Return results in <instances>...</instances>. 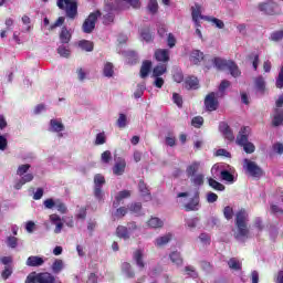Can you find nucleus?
<instances>
[{"mask_svg":"<svg viewBox=\"0 0 283 283\" xmlns=\"http://www.w3.org/2000/svg\"><path fill=\"white\" fill-rule=\"evenodd\" d=\"M247 222H249V212L247 210L241 209L235 214V230L234 238L238 242H245L249 238V228L247 227Z\"/></svg>","mask_w":283,"mask_h":283,"instance_id":"1","label":"nucleus"},{"mask_svg":"<svg viewBox=\"0 0 283 283\" xmlns=\"http://www.w3.org/2000/svg\"><path fill=\"white\" fill-rule=\"evenodd\" d=\"M249 134H251V128L247 126L242 127L237 137V145L243 147L245 154H253L255 151V145L249 142Z\"/></svg>","mask_w":283,"mask_h":283,"instance_id":"2","label":"nucleus"},{"mask_svg":"<svg viewBox=\"0 0 283 283\" xmlns=\"http://www.w3.org/2000/svg\"><path fill=\"white\" fill-rule=\"evenodd\" d=\"M24 283H62L61 280L54 277L49 272H42V273H30Z\"/></svg>","mask_w":283,"mask_h":283,"instance_id":"3","label":"nucleus"},{"mask_svg":"<svg viewBox=\"0 0 283 283\" xmlns=\"http://www.w3.org/2000/svg\"><path fill=\"white\" fill-rule=\"evenodd\" d=\"M30 170V164H24L18 167L17 175L21 178L15 181L14 189L19 190L23 185H27V182H32L34 180V175L28 174Z\"/></svg>","mask_w":283,"mask_h":283,"instance_id":"4","label":"nucleus"},{"mask_svg":"<svg viewBox=\"0 0 283 283\" xmlns=\"http://www.w3.org/2000/svg\"><path fill=\"white\" fill-rule=\"evenodd\" d=\"M211 174H212L213 178H216L217 176H220L221 180H223L224 182H229L230 185H233V182H235L238 180V177L235 176V170L220 169V165H218V164H216L211 168Z\"/></svg>","mask_w":283,"mask_h":283,"instance_id":"5","label":"nucleus"},{"mask_svg":"<svg viewBox=\"0 0 283 283\" xmlns=\"http://www.w3.org/2000/svg\"><path fill=\"white\" fill-rule=\"evenodd\" d=\"M57 8H60V10H65L69 19H74L78 10V6L74 0H57Z\"/></svg>","mask_w":283,"mask_h":283,"instance_id":"6","label":"nucleus"},{"mask_svg":"<svg viewBox=\"0 0 283 283\" xmlns=\"http://www.w3.org/2000/svg\"><path fill=\"white\" fill-rule=\"evenodd\" d=\"M98 17H101V11H95L88 15V19L84 21L82 30L85 32V34H92V32H94Z\"/></svg>","mask_w":283,"mask_h":283,"instance_id":"7","label":"nucleus"},{"mask_svg":"<svg viewBox=\"0 0 283 283\" xmlns=\"http://www.w3.org/2000/svg\"><path fill=\"white\" fill-rule=\"evenodd\" d=\"M138 230V226L136 223H129L128 227L125 226H118L116 233L118 238H123V240H129L134 233Z\"/></svg>","mask_w":283,"mask_h":283,"instance_id":"8","label":"nucleus"},{"mask_svg":"<svg viewBox=\"0 0 283 283\" xmlns=\"http://www.w3.org/2000/svg\"><path fill=\"white\" fill-rule=\"evenodd\" d=\"M259 10L261 12H264V14H280V12H282L280 4H277L273 0L259 4Z\"/></svg>","mask_w":283,"mask_h":283,"instance_id":"9","label":"nucleus"},{"mask_svg":"<svg viewBox=\"0 0 283 283\" xmlns=\"http://www.w3.org/2000/svg\"><path fill=\"white\" fill-rule=\"evenodd\" d=\"M243 168L252 176V178H260L262 176V168L249 159L243 160Z\"/></svg>","mask_w":283,"mask_h":283,"instance_id":"10","label":"nucleus"},{"mask_svg":"<svg viewBox=\"0 0 283 283\" xmlns=\"http://www.w3.org/2000/svg\"><path fill=\"white\" fill-rule=\"evenodd\" d=\"M191 17L195 28H200V19L205 21V18H209V15H202V7H200L198 3L191 8Z\"/></svg>","mask_w":283,"mask_h":283,"instance_id":"11","label":"nucleus"},{"mask_svg":"<svg viewBox=\"0 0 283 283\" xmlns=\"http://www.w3.org/2000/svg\"><path fill=\"white\" fill-rule=\"evenodd\" d=\"M94 185H95V190H94V196L97 198V200H103V185H105V177L103 175H96L94 177Z\"/></svg>","mask_w":283,"mask_h":283,"instance_id":"12","label":"nucleus"},{"mask_svg":"<svg viewBox=\"0 0 283 283\" xmlns=\"http://www.w3.org/2000/svg\"><path fill=\"white\" fill-rule=\"evenodd\" d=\"M218 96L216 93H210L206 96L205 106L208 112H216L218 109Z\"/></svg>","mask_w":283,"mask_h":283,"instance_id":"13","label":"nucleus"},{"mask_svg":"<svg viewBox=\"0 0 283 283\" xmlns=\"http://www.w3.org/2000/svg\"><path fill=\"white\" fill-rule=\"evenodd\" d=\"M219 132L222 134V136L226 138V140H229L230 143L232 140H235L233 130H231V127H229V124H227V122H221L219 124Z\"/></svg>","mask_w":283,"mask_h":283,"instance_id":"14","label":"nucleus"},{"mask_svg":"<svg viewBox=\"0 0 283 283\" xmlns=\"http://www.w3.org/2000/svg\"><path fill=\"white\" fill-rule=\"evenodd\" d=\"M50 223L55 227L54 233L59 234L63 231V219L56 213H53L49 217Z\"/></svg>","mask_w":283,"mask_h":283,"instance_id":"15","label":"nucleus"},{"mask_svg":"<svg viewBox=\"0 0 283 283\" xmlns=\"http://www.w3.org/2000/svg\"><path fill=\"white\" fill-rule=\"evenodd\" d=\"M25 264L27 266H32V268L43 266V264H45V259L39 255H31L27 259Z\"/></svg>","mask_w":283,"mask_h":283,"instance_id":"16","label":"nucleus"},{"mask_svg":"<svg viewBox=\"0 0 283 283\" xmlns=\"http://www.w3.org/2000/svg\"><path fill=\"white\" fill-rule=\"evenodd\" d=\"M155 59L161 63H167L169 61V50L168 49H157L155 51Z\"/></svg>","mask_w":283,"mask_h":283,"instance_id":"17","label":"nucleus"},{"mask_svg":"<svg viewBox=\"0 0 283 283\" xmlns=\"http://www.w3.org/2000/svg\"><path fill=\"white\" fill-rule=\"evenodd\" d=\"M65 129V126L63 125V122L61 119H51L50 120V127L49 132H53L55 134H61Z\"/></svg>","mask_w":283,"mask_h":283,"instance_id":"18","label":"nucleus"},{"mask_svg":"<svg viewBox=\"0 0 283 283\" xmlns=\"http://www.w3.org/2000/svg\"><path fill=\"white\" fill-rule=\"evenodd\" d=\"M132 196V191L129 190H122L117 193L115 197V201L113 202V207L116 209L117 207L120 206V202L125 200L126 198H129Z\"/></svg>","mask_w":283,"mask_h":283,"instance_id":"19","label":"nucleus"},{"mask_svg":"<svg viewBox=\"0 0 283 283\" xmlns=\"http://www.w3.org/2000/svg\"><path fill=\"white\" fill-rule=\"evenodd\" d=\"M200 161H192L190 165L186 168V174L188 178H191L192 176H197L198 171H200Z\"/></svg>","mask_w":283,"mask_h":283,"instance_id":"20","label":"nucleus"},{"mask_svg":"<svg viewBox=\"0 0 283 283\" xmlns=\"http://www.w3.org/2000/svg\"><path fill=\"white\" fill-rule=\"evenodd\" d=\"M125 167H127L125 159L117 160L113 167V174L115 176H123V174H125Z\"/></svg>","mask_w":283,"mask_h":283,"instance_id":"21","label":"nucleus"},{"mask_svg":"<svg viewBox=\"0 0 283 283\" xmlns=\"http://www.w3.org/2000/svg\"><path fill=\"white\" fill-rule=\"evenodd\" d=\"M171 238H174V234L166 233V234L155 239L154 244H155V247H165L166 244H169V242H171Z\"/></svg>","mask_w":283,"mask_h":283,"instance_id":"22","label":"nucleus"},{"mask_svg":"<svg viewBox=\"0 0 283 283\" xmlns=\"http://www.w3.org/2000/svg\"><path fill=\"white\" fill-rule=\"evenodd\" d=\"M119 10H125V7L132 6L133 8H140L138 0H116Z\"/></svg>","mask_w":283,"mask_h":283,"instance_id":"23","label":"nucleus"},{"mask_svg":"<svg viewBox=\"0 0 283 283\" xmlns=\"http://www.w3.org/2000/svg\"><path fill=\"white\" fill-rule=\"evenodd\" d=\"M205 59V53H202L200 50H192L190 53V63H193V65H198L202 60Z\"/></svg>","mask_w":283,"mask_h":283,"instance_id":"24","label":"nucleus"},{"mask_svg":"<svg viewBox=\"0 0 283 283\" xmlns=\"http://www.w3.org/2000/svg\"><path fill=\"white\" fill-rule=\"evenodd\" d=\"M282 123H283V109L275 108L272 125L274 127H280V125H282Z\"/></svg>","mask_w":283,"mask_h":283,"instance_id":"25","label":"nucleus"},{"mask_svg":"<svg viewBox=\"0 0 283 283\" xmlns=\"http://www.w3.org/2000/svg\"><path fill=\"white\" fill-rule=\"evenodd\" d=\"M169 260L175 266H182V255L179 251H172L169 253Z\"/></svg>","mask_w":283,"mask_h":283,"instance_id":"26","label":"nucleus"},{"mask_svg":"<svg viewBox=\"0 0 283 283\" xmlns=\"http://www.w3.org/2000/svg\"><path fill=\"white\" fill-rule=\"evenodd\" d=\"M212 63L214 67H217V70H228L229 63H231V61L222 60L220 57H214L212 60Z\"/></svg>","mask_w":283,"mask_h":283,"instance_id":"27","label":"nucleus"},{"mask_svg":"<svg viewBox=\"0 0 283 283\" xmlns=\"http://www.w3.org/2000/svg\"><path fill=\"white\" fill-rule=\"evenodd\" d=\"M138 189L146 202H148V200H151V193H149V189L147 188V185L144 184V181H139Z\"/></svg>","mask_w":283,"mask_h":283,"instance_id":"28","label":"nucleus"},{"mask_svg":"<svg viewBox=\"0 0 283 283\" xmlns=\"http://www.w3.org/2000/svg\"><path fill=\"white\" fill-rule=\"evenodd\" d=\"M147 224L150 229H160L165 224V222H163V220H160V218L158 217H151L148 220Z\"/></svg>","mask_w":283,"mask_h":283,"instance_id":"29","label":"nucleus"},{"mask_svg":"<svg viewBox=\"0 0 283 283\" xmlns=\"http://www.w3.org/2000/svg\"><path fill=\"white\" fill-rule=\"evenodd\" d=\"M186 90H198V77H188L184 83Z\"/></svg>","mask_w":283,"mask_h":283,"instance_id":"30","label":"nucleus"},{"mask_svg":"<svg viewBox=\"0 0 283 283\" xmlns=\"http://www.w3.org/2000/svg\"><path fill=\"white\" fill-rule=\"evenodd\" d=\"M133 259L139 269H145V262L143 261V250H137L133 254Z\"/></svg>","mask_w":283,"mask_h":283,"instance_id":"31","label":"nucleus"},{"mask_svg":"<svg viewBox=\"0 0 283 283\" xmlns=\"http://www.w3.org/2000/svg\"><path fill=\"white\" fill-rule=\"evenodd\" d=\"M71 39H72V33L67 30V28H65V27L62 28V31L60 33L61 43L67 44V43H70Z\"/></svg>","mask_w":283,"mask_h":283,"instance_id":"32","label":"nucleus"},{"mask_svg":"<svg viewBox=\"0 0 283 283\" xmlns=\"http://www.w3.org/2000/svg\"><path fill=\"white\" fill-rule=\"evenodd\" d=\"M231 76H233V78H238V76H240V74H242L240 72V69L238 67V64H235V62L233 61H230L229 64H228V69Z\"/></svg>","mask_w":283,"mask_h":283,"instance_id":"33","label":"nucleus"},{"mask_svg":"<svg viewBox=\"0 0 283 283\" xmlns=\"http://www.w3.org/2000/svg\"><path fill=\"white\" fill-rule=\"evenodd\" d=\"M103 75L106 78H112L114 76V64L112 62H106L103 67Z\"/></svg>","mask_w":283,"mask_h":283,"instance_id":"34","label":"nucleus"},{"mask_svg":"<svg viewBox=\"0 0 283 283\" xmlns=\"http://www.w3.org/2000/svg\"><path fill=\"white\" fill-rule=\"evenodd\" d=\"M190 181L195 187H202L205 185V175L202 174H197L190 177Z\"/></svg>","mask_w":283,"mask_h":283,"instance_id":"35","label":"nucleus"},{"mask_svg":"<svg viewBox=\"0 0 283 283\" xmlns=\"http://www.w3.org/2000/svg\"><path fill=\"white\" fill-rule=\"evenodd\" d=\"M254 87L255 90H258V92H264L266 87V82L264 81V77L262 75L255 77Z\"/></svg>","mask_w":283,"mask_h":283,"instance_id":"36","label":"nucleus"},{"mask_svg":"<svg viewBox=\"0 0 283 283\" xmlns=\"http://www.w3.org/2000/svg\"><path fill=\"white\" fill-rule=\"evenodd\" d=\"M199 202L200 200L198 199V197H195L188 203L185 205L186 211H198Z\"/></svg>","mask_w":283,"mask_h":283,"instance_id":"37","label":"nucleus"},{"mask_svg":"<svg viewBox=\"0 0 283 283\" xmlns=\"http://www.w3.org/2000/svg\"><path fill=\"white\" fill-rule=\"evenodd\" d=\"M151 70V61H145L140 69V77L146 78Z\"/></svg>","mask_w":283,"mask_h":283,"instance_id":"38","label":"nucleus"},{"mask_svg":"<svg viewBox=\"0 0 283 283\" xmlns=\"http://www.w3.org/2000/svg\"><path fill=\"white\" fill-rule=\"evenodd\" d=\"M208 185L214 189V191H224V185L220 184L213 178H208Z\"/></svg>","mask_w":283,"mask_h":283,"instance_id":"39","label":"nucleus"},{"mask_svg":"<svg viewBox=\"0 0 283 283\" xmlns=\"http://www.w3.org/2000/svg\"><path fill=\"white\" fill-rule=\"evenodd\" d=\"M205 21H209V23H212V25H216L219 30H222L224 28V22L218 18L214 17H208L205 18Z\"/></svg>","mask_w":283,"mask_h":283,"instance_id":"40","label":"nucleus"},{"mask_svg":"<svg viewBox=\"0 0 283 283\" xmlns=\"http://www.w3.org/2000/svg\"><path fill=\"white\" fill-rule=\"evenodd\" d=\"M145 90H147V84H145V82L139 83L134 92V97L142 98L143 94H145Z\"/></svg>","mask_w":283,"mask_h":283,"instance_id":"41","label":"nucleus"},{"mask_svg":"<svg viewBox=\"0 0 283 283\" xmlns=\"http://www.w3.org/2000/svg\"><path fill=\"white\" fill-rule=\"evenodd\" d=\"M78 48L85 52H92V50H94V44L87 40H82L78 42Z\"/></svg>","mask_w":283,"mask_h":283,"instance_id":"42","label":"nucleus"},{"mask_svg":"<svg viewBox=\"0 0 283 283\" xmlns=\"http://www.w3.org/2000/svg\"><path fill=\"white\" fill-rule=\"evenodd\" d=\"M122 271L126 277H134V270H132V264L125 262L122 264Z\"/></svg>","mask_w":283,"mask_h":283,"instance_id":"43","label":"nucleus"},{"mask_svg":"<svg viewBox=\"0 0 283 283\" xmlns=\"http://www.w3.org/2000/svg\"><path fill=\"white\" fill-rule=\"evenodd\" d=\"M167 72V65L166 64H159L153 70V76H163Z\"/></svg>","mask_w":283,"mask_h":283,"instance_id":"44","label":"nucleus"},{"mask_svg":"<svg viewBox=\"0 0 283 283\" xmlns=\"http://www.w3.org/2000/svg\"><path fill=\"white\" fill-rule=\"evenodd\" d=\"M57 54H60V56H62L63 59H69L71 51H70V46L67 45H60L57 48Z\"/></svg>","mask_w":283,"mask_h":283,"instance_id":"45","label":"nucleus"},{"mask_svg":"<svg viewBox=\"0 0 283 283\" xmlns=\"http://www.w3.org/2000/svg\"><path fill=\"white\" fill-rule=\"evenodd\" d=\"M6 244L9 249H17L19 247V238L10 235L7 238Z\"/></svg>","mask_w":283,"mask_h":283,"instance_id":"46","label":"nucleus"},{"mask_svg":"<svg viewBox=\"0 0 283 283\" xmlns=\"http://www.w3.org/2000/svg\"><path fill=\"white\" fill-rule=\"evenodd\" d=\"M228 266L232 269V271H240L242 269V263L233 258L228 261Z\"/></svg>","mask_w":283,"mask_h":283,"instance_id":"47","label":"nucleus"},{"mask_svg":"<svg viewBox=\"0 0 283 283\" xmlns=\"http://www.w3.org/2000/svg\"><path fill=\"white\" fill-rule=\"evenodd\" d=\"M64 268L63 260L56 259L52 264L53 273H61L62 269Z\"/></svg>","mask_w":283,"mask_h":283,"instance_id":"48","label":"nucleus"},{"mask_svg":"<svg viewBox=\"0 0 283 283\" xmlns=\"http://www.w3.org/2000/svg\"><path fill=\"white\" fill-rule=\"evenodd\" d=\"M231 82L223 80L221 84L219 85V92L216 93L218 96H224V91L230 87Z\"/></svg>","mask_w":283,"mask_h":283,"instance_id":"49","label":"nucleus"},{"mask_svg":"<svg viewBox=\"0 0 283 283\" xmlns=\"http://www.w3.org/2000/svg\"><path fill=\"white\" fill-rule=\"evenodd\" d=\"M249 60L252 61V67L254 71H258V66L260 65V55L256 53H252L249 55Z\"/></svg>","mask_w":283,"mask_h":283,"instance_id":"50","label":"nucleus"},{"mask_svg":"<svg viewBox=\"0 0 283 283\" xmlns=\"http://www.w3.org/2000/svg\"><path fill=\"white\" fill-rule=\"evenodd\" d=\"M147 9L150 12V14H156V12H158V1L157 0H149Z\"/></svg>","mask_w":283,"mask_h":283,"instance_id":"51","label":"nucleus"},{"mask_svg":"<svg viewBox=\"0 0 283 283\" xmlns=\"http://www.w3.org/2000/svg\"><path fill=\"white\" fill-rule=\"evenodd\" d=\"M107 143V135L105 132L98 133L95 137V145H105Z\"/></svg>","mask_w":283,"mask_h":283,"instance_id":"52","label":"nucleus"},{"mask_svg":"<svg viewBox=\"0 0 283 283\" xmlns=\"http://www.w3.org/2000/svg\"><path fill=\"white\" fill-rule=\"evenodd\" d=\"M117 126L123 129L125 127H127V115L120 113L119 117L117 119Z\"/></svg>","mask_w":283,"mask_h":283,"instance_id":"53","label":"nucleus"},{"mask_svg":"<svg viewBox=\"0 0 283 283\" xmlns=\"http://www.w3.org/2000/svg\"><path fill=\"white\" fill-rule=\"evenodd\" d=\"M129 210L132 211V213H135V216H143V206L140 203H133L129 207Z\"/></svg>","mask_w":283,"mask_h":283,"instance_id":"54","label":"nucleus"},{"mask_svg":"<svg viewBox=\"0 0 283 283\" xmlns=\"http://www.w3.org/2000/svg\"><path fill=\"white\" fill-rule=\"evenodd\" d=\"M198 222H200V219L198 218L186 219V227H188V229H196Z\"/></svg>","mask_w":283,"mask_h":283,"instance_id":"55","label":"nucleus"},{"mask_svg":"<svg viewBox=\"0 0 283 283\" xmlns=\"http://www.w3.org/2000/svg\"><path fill=\"white\" fill-rule=\"evenodd\" d=\"M275 86L277 87V90H282L283 88V64L281 66L279 75L276 77Z\"/></svg>","mask_w":283,"mask_h":283,"instance_id":"56","label":"nucleus"},{"mask_svg":"<svg viewBox=\"0 0 283 283\" xmlns=\"http://www.w3.org/2000/svg\"><path fill=\"white\" fill-rule=\"evenodd\" d=\"M55 209H57L60 213H67V207L59 199L55 200Z\"/></svg>","mask_w":283,"mask_h":283,"instance_id":"57","label":"nucleus"},{"mask_svg":"<svg viewBox=\"0 0 283 283\" xmlns=\"http://www.w3.org/2000/svg\"><path fill=\"white\" fill-rule=\"evenodd\" d=\"M176 43H177L176 35H174V33H169L167 36L168 48L170 49L176 48Z\"/></svg>","mask_w":283,"mask_h":283,"instance_id":"58","label":"nucleus"},{"mask_svg":"<svg viewBox=\"0 0 283 283\" xmlns=\"http://www.w3.org/2000/svg\"><path fill=\"white\" fill-rule=\"evenodd\" d=\"M10 275H12V266L6 265L4 270L1 273V277L4 280H8V277H10Z\"/></svg>","mask_w":283,"mask_h":283,"instance_id":"59","label":"nucleus"},{"mask_svg":"<svg viewBox=\"0 0 283 283\" xmlns=\"http://www.w3.org/2000/svg\"><path fill=\"white\" fill-rule=\"evenodd\" d=\"M270 39H271V41H282V39H283V30L273 32L271 34Z\"/></svg>","mask_w":283,"mask_h":283,"instance_id":"60","label":"nucleus"},{"mask_svg":"<svg viewBox=\"0 0 283 283\" xmlns=\"http://www.w3.org/2000/svg\"><path fill=\"white\" fill-rule=\"evenodd\" d=\"M205 123V118H202L201 116H197L192 118V126L193 127H202V124Z\"/></svg>","mask_w":283,"mask_h":283,"instance_id":"61","label":"nucleus"},{"mask_svg":"<svg viewBox=\"0 0 283 283\" xmlns=\"http://www.w3.org/2000/svg\"><path fill=\"white\" fill-rule=\"evenodd\" d=\"M113 216L115 218H123L124 216H127V208L125 207L118 208Z\"/></svg>","mask_w":283,"mask_h":283,"instance_id":"62","label":"nucleus"},{"mask_svg":"<svg viewBox=\"0 0 283 283\" xmlns=\"http://www.w3.org/2000/svg\"><path fill=\"white\" fill-rule=\"evenodd\" d=\"M172 101L176 103L177 107H182V96H180V94L174 93Z\"/></svg>","mask_w":283,"mask_h":283,"instance_id":"63","label":"nucleus"},{"mask_svg":"<svg viewBox=\"0 0 283 283\" xmlns=\"http://www.w3.org/2000/svg\"><path fill=\"white\" fill-rule=\"evenodd\" d=\"M102 163H105L107 165V163H109V160H112V151L109 150H105L103 154H102Z\"/></svg>","mask_w":283,"mask_h":283,"instance_id":"64","label":"nucleus"}]
</instances>
